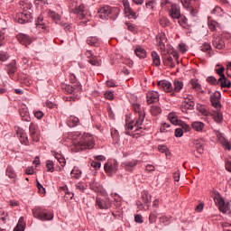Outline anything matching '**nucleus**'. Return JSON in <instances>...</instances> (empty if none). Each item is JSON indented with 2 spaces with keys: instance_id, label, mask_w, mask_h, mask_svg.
<instances>
[{
  "instance_id": "nucleus-1",
  "label": "nucleus",
  "mask_w": 231,
  "mask_h": 231,
  "mask_svg": "<svg viewBox=\"0 0 231 231\" xmlns=\"http://www.w3.org/2000/svg\"><path fill=\"white\" fill-rule=\"evenodd\" d=\"M132 107L136 115L134 121L125 125V134L128 136H134V134H142L143 133V120H145V112L140 103H133Z\"/></svg>"
},
{
  "instance_id": "nucleus-2",
  "label": "nucleus",
  "mask_w": 231,
  "mask_h": 231,
  "mask_svg": "<svg viewBox=\"0 0 231 231\" xmlns=\"http://www.w3.org/2000/svg\"><path fill=\"white\" fill-rule=\"evenodd\" d=\"M95 147V138L89 134L79 135V141L74 143L72 149L75 151H84V149H93Z\"/></svg>"
},
{
  "instance_id": "nucleus-3",
  "label": "nucleus",
  "mask_w": 231,
  "mask_h": 231,
  "mask_svg": "<svg viewBox=\"0 0 231 231\" xmlns=\"http://www.w3.org/2000/svg\"><path fill=\"white\" fill-rule=\"evenodd\" d=\"M118 14H120V9L109 5L100 8L97 12L98 17L103 21H107V19H116Z\"/></svg>"
},
{
  "instance_id": "nucleus-4",
  "label": "nucleus",
  "mask_w": 231,
  "mask_h": 231,
  "mask_svg": "<svg viewBox=\"0 0 231 231\" xmlns=\"http://www.w3.org/2000/svg\"><path fill=\"white\" fill-rule=\"evenodd\" d=\"M32 216L36 217V219H40V221H51V219H53V213L42 208H33Z\"/></svg>"
},
{
  "instance_id": "nucleus-5",
  "label": "nucleus",
  "mask_w": 231,
  "mask_h": 231,
  "mask_svg": "<svg viewBox=\"0 0 231 231\" xmlns=\"http://www.w3.org/2000/svg\"><path fill=\"white\" fill-rule=\"evenodd\" d=\"M214 201L216 205L218 206L220 212H223V214H226L228 210H230V205L228 202L225 201V199H223L221 194H215Z\"/></svg>"
},
{
  "instance_id": "nucleus-6",
  "label": "nucleus",
  "mask_w": 231,
  "mask_h": 231,
  "mask_svg": "<svg viewBox=\"0 0 231 231\" xmlns=\"http://www.w3.org/2000/svg\"><path fill=\"white\" fill-rule=\"evenodd\" d=\"M113 206V201L110 198L101 199L99 197L96 198V208L99 210H109Z\"/></svg>"
},
{
  "instance_id": "nucleus-7",
  "label": "nucleus",
  "mask_w": 231,
  "mask_h": 231,
  "mask_svg": "<svg viewBox=\"0 0 231 231\" xmlns=\"http://www.w3.org/2000/svg\"><path fill=\"white\" fill-rule=\"evenodd\" d=\"M105 171L108 176H113V174H116V171H118V162L116 160L109 161L104 165Z\"/></svg>"
},
{
  "instance_id": "nucleus-8",
  "label": "nucleus",
  "mask_w": 231,
  "mask_h": 231,
  "mask_svg": "<svg viewBox=\"0 0 231 231\" xmlns=\"http://www.w3.org/2000/svg\"><path fill=\"white\" fill-rule=\"evenodd\" d=\"M71 14H75L79 17V19H86V16L88 15V6H86L84 4H81L78 6H76L74 9H71Z\"/></svg>"
},
{
  "instance_id": "nucleus-9",
  "label": "nucleus",
  "mask_w": 231,
  "mask_h": 231,
  "mask_svg": "<svg viewBox=\"0 0 231 231\" xmlns=\"http://www.w3.org/2000/svg\"><path fill=\"white\" fill-rule=\"evenodd\" d=\"M212 46L215 47L216 50H225V37L223 34L214 35Z\"/></svg>"
},
{
  "instance_id": "nucleus-10",
  "label": "nucleus",
  "mask_w": 231,
  "mask_h": 231,
  "mask_svg": "<svg viewBox=\"0 0 231 231\" xmlns=\"http://www.w3.org/2000/svg\"><path fill=\"white\" fill-rule=\"evenodd\" d=\"M160 102V94L157 91L151 90L146 93V103L148 106Z\"/></svg>"
},
{
  "instance_id": "nucleus-11",
  "label": "nucleus",
  "mask_w": 231,
  "mask_h": 231,
  "mask_svg": "<svg viewBox=\"0 0 231 231\" xmlns=\"http://www.w3.org/2000/svg\"><path fill=\"white\" fill-rule=\"evenodd\" d=\"M160 89H163L166 93H171V97H175L172 83L168 80H161L158 82Z\"/></svg>"
},
{
  "instance_id": "nucleus-12",
  "label": "nucleus",
  "mask_w": 231,
  "mask_h": 231,
  "mask_svg": "<svg viewBox=\"0 0 231 231\" xmlns=\"http://www.w3.org/2000/svg\"><path fill=\"white\" fill-rule=\"evenodd\" d=\"M193 145H195L199 154H203L205 151V145H207V140H205V138L194 139Z\"/></svg>"
},
{
  "instance_id": "nucleus-13",
  "label": "nucleus",
  "mask_w": 231,
  "mask_h": 231,
  "mask_svg": "<svg viewBox=\"0 0 231 231\" xmlns=\"http://www.w3.org/2000/svg\"><path fill=\"white\" fill-rule=\"evenodd\" d=\"M123 5L125 8V14L126 17L129 19H136V13L134 12L133 8H131V5H129L128 0H123Z\"/></svg>"
},
{
  "instance_id": "nucleus-14",
  "label": "nucleus",
  "mask_w": 231,
  "mask_h": 231,
  "mask_svg": "<svg viewBox=\"0 0 231 231\" xmlns=\"http://www.w3.org/2000/svg\"><path fill=\"white\" fill-rule=\"evenodd\" d=\"M137 205L140 208V207H146L147 208H149L150 205H151V196L149 195V193L147 191H143L142 193V197H141V201L137 202Z\"/></svg>"
},
{
  "instance_id": "nucleus-15",
  "label": "nucleus",
  "mask_w": 231,
  "mask_h": 231,
  "mask_svg": "<svg viewBox=\"0 0 231 231\" xmlns=\"http://www.w3.org/2000/svg\"><path fill=\"white\" fill-rule=\"evenodd\" d=\"M136 165H138V160L126 161L121 163V167L125 169L126 172H133Z\"/></svg>"
},
{
  "instance_id": "nucleus-16",
  "label": "nucleus",
  "mask_w": 231,
  "mask_h": 231,
  "mask_svg": "<svg viewBox=\"0 0 231 231\" xmlns=\"http://www.w3.org/2000/svg\"><path fill=\"white\" fill-rule=\"evenodd\" d=\"M210 102L213 106V107H216V109H219L221 107V93L215 92L210 96Z\"/></svg>"
},
{
  "instance_id": "nucleus-17",
  "label": "nucleus",
  "mask_w": 231,
  "mask_h": 231,
  "mask_svg": "<svg viewBox=\"0 0 231 231\" xmlns=\"http://www.w3.org/2000/svg\"><path fill=\"white\" fill-rule=\"evenodd\" d=\"M169 14L171 19H180V17H181V12L180 11V6L176 4L171 5V9L169 11Z\"/></svg>"
},
{
  "instance_id": "nucleus-18",
  "label": "nucleus",
  "mask_w": 231,
  "mask_h": 231,
  "mask_svg": "<svg viewBox=\"0 0 231 231\" xmlns=\"http://www.w3.org/2000/svg\"><path fill=\"white\" fill-rule=\"evenodd\" d=\"M38 127L35 123H31L29 126V133L32 142H39V133H37Z\"/></svg>"
},
{
  "instance_id": "nucleus-19",
  "label": "nucleus",
  "mask_w": 231,
  "mask_h": 231,
  "mask_svg": "<svg viewBox=\"0 0 231 231\" xmlns=\"http://www.w3.org/2000/svg\"><path fill=\"white\" fill-rule=\"evenodd\" d=\"M17 41L20 44H23V46H28L31 42H33V40L28 36V34L20 33L16 36Z\"/></svg>"
},
{
  "instance_id": "nucleus-20",
  "label": "nucleus",
  "mask_w": 231,
  "mask_h": 231,
  "mask_svg": "<svg viewBox=\"0 0 231 231\" xmlns=\"http://www.w3.org/2000/svg\"><path fill=\"white\" fill-rule=\"evenodd\" d=\"M193 107H194V103L192 102L190 97H189L188 100L187 98H184V100L181 102L180 109L182 113H187L189 109H192Z\"/></svg>"
},
{
  "instance_id": "nucleus-21",
  "label": "nucleus",
  "mask_w": 231,
  "mask_h": 231,
  "mask_svg": "<svg viewBox=\"0 0 231 231\" xmlns=\"http://www.w3.org/2000/svg\"><path fill=\"white\" fill-rule=\"evenodd\" d=\"M19 114L23 122H30L31 120L30 112H28V107H26L25 105L21 106L19 109Z\"/></svg>"
},
{
  "instance_id": "nucleus-22",
  "label": "nucleus",
  "mask_w": 231,
  "mask_h": 231,
  "mask_svg": "<svg viewBox=\"0 0 231 231\" xmlns=\"http://www.w3.org/2000/svg\"><path fill=\"white\" fill-rule=\"evenodd\" d=\"M31 20H32V13L28 11H23L19 16L18 23L20 24H24L26 23H30Z\"/></svg>"
},
{
  "instance_id": "nucleus-23",
  "label": "nucleus",
  "mask_w": 231,
  "mask_h": 231,
  "mask_svg": "<svg viewBox=\"0 0 231 231\" xmlns=\"http://www.w3.org/2000/svg\"><path fill=\"white\" fill-rule=\"evenodd\" d=\"M214 133L217 138V140L222 143V145H225L226 149H230V143H228V140L225 138V135L219 130H214Z\"/></svg>"
},
{
  "instance_id": "nucleus-24",
  "label": "nucleus",
  "mask_w": 231,
  "mask_h": 231,
  "mask_svg": "<svg viewBox=\"0 0 231 231\" xmlns=\"http://www.w3.org/2000/svg\"><path fill=\"white\" fill-rule=\"evenodd\" d=\"M156 40L159 44L161 51H165V42H167V37L165 36V34L161 33L157 35Z\"/></svg>"
},
{
  "instance_id": "nucleus-25",
  "label": "nucleus",
  "mask_w": 231,
  "mask_h": 231,
  "mask_svg": "<svg viewBox=\"0 0 231 231\" xmlns=\"http://www.w3.org/2000/svg\"><path fill=\"white\" fill-rule=\"evenodd\" d=\"M95 160L97 161H92L90 162V165L96 170L98 171V169H100V162H103L104 160H106V157L102 156V155H98L95 157Z\"/></svg>"
},
{
  "instance_id": "nucleus-26",
  "label": "nucleus",
  "mask_w": 231,
  "mask_h": 231,
  "mask_svg": "<svg viewBox=\"0 0 231 231\" xmlns=\"http://www.w3.org/2000/svg\"><path fill=\"white\" fill-rule=\"evenodd\" d=\"M18 138L20 139V142L22 143H24L25 145H28V135H26V133H24V130L19 129L16 133Z\"/></svg>"
},
{
  "instance_id": "nucleus-27",
  "label": "nucleus",
  "mask_w": 231,
  "mask_h": 231,
  "mask_svg": "<svg viewBox=\"0 0 231 231\" xmlns=\"http://www.w3.org/2000/svg\"><path fill=\"white\" fill-rule=\"evenodd\" d=\"M87 44H88V46L98 47L100 46V40L97 36H89L87 38Z\"/></svg>"
},
{
  "instance_id": "nucleus-28",
  "label": "nucleus",
  "mask_w": 231,
  "mask_h": 231,
  "mask_svg": "<svg viewBox=\"0 0 231 231\" xmlns=\"http://www.w3.org/2000/svg\"><path fill=\"white\" fill-rule=\"evenodd\" d=\"M163 62L165 66H170V68H175L176 64L174 63V60L172 59V56L170 54H165L163 56Z\"/></svg>"
},
{
  "instance_id": "nucleus-29",
  "label": "nucleus",
  "mask_w": 231,
  "mask_h": 231,
  "mask_svg": "<svg viewBox=\"0 0 231 231\" xmlns=\"http://www.w3.org/2000/svg\"><path fill=\"white\" fill-rule=\"evenodd\" d=\"M191 127L194 131H197L198 133H201V131L205 129V124H203V122L195 121L191 124Z\"/></svg>"
},
{
  "instance_id": "nucleus-30",
  "label": "nucleus",
  "mask_w": 231,
  "mask_h": 231,
  "mask_svg": "<svg viewBox=\"0 0 231 231\" xmlns=\"http://www.w3.org/2000/svg\"><path fill=\"white\" fill-rule=\"evenodd\" d=\"M52 156H54V158L59 162L61 167H66V159L64 158V156H62V154L53 152Z\"/></svg>"
},
{
  "instance_id": "nucleus-31",
  "label": "nucleus",
  "mask_w": 231,
  "mask_h": 231,
  "mask_svg": "<svg viewBox=\"0 0 231 231\" xmlns=\"http://www.w3.org/2000/svg\"><path fill=\"white\" fill-rule=\"evenodd\" d=\"M5 175L8 176L11 180H14V183H15V178H17V175L15 174V171H14V168L12 166H8L5 171Z\"/></svg>"
},
{
  "instance_id": "nucleus-32",
  "label": "nucleus",
  "mask_w": 231,
  "mask_h": 231,
  "mask_svg": "<svg viewBox=\"0 0 231 231\" xmlns=\"http://www.w3.org/2000/svg\"><path fill=\"white\" fill-rule=\"evenodd\" d=\"M218 82L221 88H231L230 80H228V79H226V76H222V78H219Z\"/></svg>"
},
{
  "instance_id": "nucleus-33",
  "label": "nucleus",
  "mask_w": 231,
  "mask_h": 231,
  "mask_svg": "<svg viewBox=\"0 0 231 231\" xmlns=\"http://www.w3.org/2000/svg\"><path fill=\"white\" fill-rule=\"evenodd\" d=\"M49 17L56 23V24H59L60 23V14L55 13L54 11L49 10L48 12Z\"/></svg>"
},
{
  "instance_id": "nucleus-34",
  "label": "nucleus",
  "mask_w": 231,
  "mask_h": 231,
  "mask_svg": "<svg viewBox=\"0 0 231 231\" xmlns=\"http://www.w3.org/2000/svg\"><path fill=\"white\" fill-rule=\"evenodd\" d=\"M134 53L136 57H139V59H145V57H147V51H145L142 47H137L134 50Z\"/></svg>"
},
{
  "instance_id": "nucleus-35",
  "label": "nucleus",
  "mask_w": 231,
  "mask_h": 231,
  "mask_svg": "<svg viewBox=\"0 0 231 231\" xmlns=\"http://www.w3.org/2000/svg\"><path fill=\"white\" fill-rule=\"evenodd\" d=\"M7 69H8V74L9 75H14L15 74V72L17 71V63L15 62V60H13L7 66Z\"/></svg>"
},
{
  "instance_id": "nucleus-36",
  "label": "nucleus",
  "mask_w": 231,
  "mask_h": 231,
  "mask_svg": "<svg viewBox=\"0 0 231 231\" xmlns=\"http://www.w3.org/2000/svg\"><path fill=\"white\" fill-rule=\"evenodd\" d=\"M174 85V88H173V93H180L181 91V89H183V82L180 81V80H174L173 82Z\"/></svg>"
},
{
  "instance_id": "nucleus-37",
  "label": "nucleus",
  "mask_w": 231,
  "mask_h": 231,
  "mask_svg": "<svg viewBox=\"0 0 231 231\" xmlns=\"http://www.w3.org/2000/svg\"><path fill=\"white\" fill-rule=\"evenodd\" d=\"M71 178H74L75 180H79L80 176H82V171L79 167H74L73 170L70 172Z\"/></svg>"
},
{
  "instance_id": "nucleus-38",
  "label": "nucleus",
  "mask_w": 231,
  "mask_h": 231,
  "mask_svg": "<svg viewBox=\"0 0 231 231\" xmlns=\"http://www.w3.org/2000/svg\"><path fill=\"white\" fill-rule=\"evenodd\" d=\"M152 59L153 62V66H160L162 62L160 61V55H158V52L156 51H152Z\"/></svg>"
},
{
  "instance_id": "nucleus-39",
  "label": "nucleus",
  "mask_w": 231,
  "mask_h": 231,
  "mask_svg": "<svg viewBox=\"0 0 231 231\" xmlns=\"http://www.w3.org/2000/svg\"><path fill=\"white\" fill-rule=\"evenodd\" d=\"M14 231H24V217H21L19 218L18 224L14 227Z\"/></svg>"
},
{
  "instance_id": "nucleus-40",
  "label": "nucleus",
  "mask_w": 231,
  "mask_h": 231,
  "mask_svg": "<svg viewBox=\"0 0 231 231\" xmlns=\"http://www.w3.org/2000/svg\"><path fill=\"white\" fill-rule=\"evenodd\" d=\"M144 8L146 10H154L156 8V0H146Z\"/></svg>"
},
{
  "instance_id": "nucleus-41",
  "label": "nucleus",
  "mask_w": 231,
  "mask_h": 231,
  "mask_svg": "<svg viewBox=\"0 0 231 231\" xmlns=\"http://www.w3.org/2000/svg\"><path fill=\"white\" fill-rule=\"evenodd\" d=\"M150 113L152 116H158V115L162 114V108L158 106H151Z\"/></svg>"
},
{
  "instance_id": "nucleus-42",
  "label": "nucleus",
  "mask_w": 231,
  "mask_h": 231,
  "mask_svg": "<svg viewBox=\"0 0 231 231\" xmlns=\"http://www.w3.org/2000/svg\"><path fill=\"white\" fill-rule=\"evenodd\" d=\"M208 24L211 32H216V28H219V23L214 20H210V18H208Z\"/></svg>"
},
{
  "instance_id": "nucleus-43",
  "label": "nucleus",
  "mask_w": 231,
  "mask_h": 231,
  "mask_svg": "<svg viewBox=\"0 0 231 231\" xmlns=\"http://www.w3.org/2000/svg\"><path fill=\"white\" fill-rule=\"evenodd\" d=\"M68 122L72 127H75L76 125H79L80 120L75 116H70V117L68 119Z\"/></svg>"
},
{
  "instance_id": "nucleus-44",
  "label": "nucleus",
  "mask_w": 231,
  "mask_h": 231,
  "mask_svg": "<svg viewBox=\"0 0 231 231\" xmlns=\"http://www.w3.org/2000/svg\"><path fill=\"white\" fill-rule=\"evenodd\" d=\"M213 119L215 120V122H217V124H221V122H223V114L219 111H216L213 114Z\"/></svg>"
},
{
  "instance_id": "nucleus-45",
  "label": "nucleus",
  "mask_w": 231,
  "mask_h": 231,
  "mask_svg": "<svg viewBox=\"0 0 231 231\" xmlns=\"http://www.w3.org/2000/svg\"><path fill=\"white\" fill-rule=\"evenodd\" d=\"M91 66H101L102 62L98 60V57L94 56L90 60H88Z\"/></svg>"
},
{
  "instance_id": "nucleus-46",
  "label": "nucleus",
  "mask_w": 231,
  "mask_h": 231,
  "mask_svg": "<svg viewBox=\"0 0 231 231\" xmlns=\"http://www.w3.org/2000/svg\"><path fill=\"white\" fill-rule=\"evenodd\" d=\"M191 86L195 91H201V84L198 82V79H191Z\"/></svg>"
},
{
  "instance_id": "nucleus-47",
  "label": "nucleus",
  "mask_w": 231,
  "mask_h": 231,
  "mask_svg": "<svg viewBox=\"0 0 231 231\" xmlns=\"http://www.w3.org/2000/svg\"><path fill=\"white\" fill-rule=\"evenodd\" d=\"M111 134L114 143H118V142H120V135L118 134V131L114 130L111 132Z\"/></svg>"
},
{
  "instance_id": "nucleus-48",
  "label": "nucleus",
  "mask_w": 231,
  "mask_h": 231,
  "mask_svg": "<svg viewBox=\"0 0 231 231\" xmlns=\"http://www.w3.org/2000/svg\"><path fill=\"white\" fill-rule=\"evenodd\" d=\"M46 168L48 172H53L55 171L53 161H50V160L46 161Z\"/></svg>"
},
{
  "instance_id": "nucleus-49",
  "label": "nucleus",
  "mask_w": 231,
  "mask_h": 231,
  "mask_svg": "<svg viewBox=\"0 0 231 231\" xmlns=\"http://www.w3.org/2000/svg\"><path fill=\"white\" fill-rule=\"evenodd\" d=\"M218 69H216L217 73L219 75L220 79L225 77V67L223 65H217Z\"/></svg>"
},
{
  "instance_id": "nucleus-50",
  "label": "nucleus",
  "mask_w": 231,
  "mask_h": 231,
  "mask_svg": "<svg viewBox=\"0 0 231 231\" xmlns=\"http://www.w3.org/2000/svg\"><path fill=\"white\" fill-rule=\"evenodd\" d=\"M168 118H169L170 122L171 124H173L174 125H176V124H178V117L176 116V114H172V113L169 114Z\"/></svg>"
},
{
  "instance_id": "nucleus-51",
  "label": "nucleus",
  "mask_w": 231,
  "mask_h": 231,
  "mask_svg": "<svg viewBox=\"0 0 231 231\" xmlns=\"http://www.w3.org/2000/svg\"><path fill=\"white\" fill-rule=\"evenodd\" d=\"M177 19H179V24L180 26H182L183 28L187 26V17L180 14V16Z\"/></svg>"
},
{
  "instance_id": "nucleus-52",
  "label": "nucleus",
  "mask_w": 231,
  "mask_h": 231,
  "mask_svg": "<svg viewBox=\"0 0 231 231\" xmlns=\"http://www.w3.org/2000/svg\"><path fill=\"white\" fill-rule=\"evenodd\" d=\"M158 217V215L156 214V212H152L149 216V222L150 223H156V219Z\"/></svg>"
},
{
  "instance_id": "nucleus-53",
  "label": "nucleus",
  "mask_w": 231,
  "mask_h": 231,
  "mask_svg": "<svg viewBox=\"0 0 231 231\" xmlns=\"http://www.w3.org/2000/svg\"><path fill=\"white\" fill-rule=\"evenodd\" d=\"M171 5H174V4H171L169 0H162L161 2V6L162 8H171Z\"/></svg>"
},
{
  "instance_id": "nucleus-54",
  "label": "nucleus",
  "mask_w": 231,
  "mask_h": 231,
  "mask_svg": "<svg viewBox=\"0 0 231 231\" xmlns=\"http://www.w3.org/2000/svg\"><path fill=\"white\" fill-rule=\"evenodd\" d=\"M201 51H210L212 50V46L209 43H205L204 45L200 46Z\"/></svg>"
},
{
  "instance_id": "nucleus-55",
  "label": "nucleus",
  "mask_w": 231,
  "mask_h": 231,
  "mask_svg": "<svg viewBox=\"0 0 231 231\" xmlns=\"http://www.w3.org/2000/svg\"><path fill=\"white\" fill-rule=\"evenodd\" d=\"M105 98H106L107 100H113L115 98V95L113 94L112 91H106L105 92Z\"/></svg>"
},
{
  "instance_id": "nucleus-56",
  "label": "nucleus",
  "mask_w": 231,
  "mask_h": 231,
  "mask_svg": "<svg viewBox=\"0 0 231 231\" xmlns=\"http://www.w3.org/2000/svg\"><path fill=\"white\" fill-rule=\"evenodd\" d=\"M8 54L5 51H0V60H2L3 62L8 60Z\"/></svg>"
},
{
  "instance_id": "nucleus-57",
  "label": "nucleus",
  "mask_w": 231,
  "mask_h": 231,
  "mask_svg": "<svg viewBox=\"0 0 231 231\" xmlns=\"http://www.w3.org/2000/svg\"><path fill=\"white\" fill-rule=\"evenodd\" d=\"M175 136L176 138H181V136H183V129L181 128L175 129Z\"/></svg>"
},
{
  "instance_id": "nucleus-58",
  "label": "nucleus",
  "mask_w": 231,
  "mask_h": 231,
  "mask_svg": "<svg viewBox=\"0 0 231 231\" xmlns=\"http://www.w3.org/2000/svg\"><path fill=\"white\" fill-rule=\"evenodd\" d=\"M65 195H64V199L66 200V201H69V199H73V193H71V192H69V191H68L67 193H64Z\"/></svg>"
},
{
  "instance_id": "nucleus-59",
  "label": "nucleus",
  "mask_w": 231,
  "mask_h": 231,
  "mask_svg": "<svg viewBox=\"0 0 231 231\" xmlns=\"http://www.w3.org/2000/svg\"><path fill=\"white\" fill-rule=\"evenodd\" d=\"M190 1L196 0H181V4L184 6V8H190Z\"/></svg>"
},
{
  "instance_id": "nucleus-60",
  "label": "nucleus",
  "mask_w": 231,
  "mask_h": 231,
  "mask_svg": "<svg viewBox=\"0 0 231 231\" xmlns=\"http://www.w3.org/2000/svg\"><path fill=\"white\" fill-rule=\"evenodd\" d=\"M5 32L0 31V47L5 45Z\"/></svg>"
},
{
  "instance_id": "nucleus-61",
  "label": "nucleus",
  "mask_w": 231,
  "mask_h": 231,
  "mask_svg": "<svg viewBox=\"0 0 231 231\" xmlns=\"http://www.w3.org/2000/svg\"><path fill=\"white\" fill-rule=\"evenodd\" d=\"M34 116L38 120H41L42 118V116H44V113H42V111H36V112H34Z\"/></svg>"
},
{
  "instance_id": "nucleus-62",
  "label": "nucleus",
  "mask_w": 231,
  "mask_h": 231,
  "mask_svg": "<svg viewBox=\"0 0 231 231\" xmlns=\"http://www.w3.org/2000/svg\"><path fill=\"white\" fill-rule=\"evenodd\" d=\"M224 231H231V224L230 223H224L222 225Z\"/></svg>"
},
{
  "instance_id": "nucleus-63",
  "label": "nucleus",
  "mask_w": 231,
  "mask_h": 231,
  "mask_svg": "<svg viewBox=\"0 0 231 231\" xmlns=\"http://www.w3.org/2000/svg\"><path fill=\"white\" fill-rule=\"evenodd\" d=\"M226 170L228 171V172H231V161L226 159V164H225Z\"/></svg>"
},
{
  "instance_id": "nucleus-64",
  "label": "nucleus",
  "mask_w": 231,
  "mask_h": 231,
  "mask_svg": "<svg viewBox=\"0 0 231 231\" xmlns=\"http://www.w3.org/2000/svg\"><path fill=\"white\" fill-rule=\"evenodd\" d=\"M226 75H227V77L231 78V62H229L227 65Z\"/></svg>"
}]
</instances>
